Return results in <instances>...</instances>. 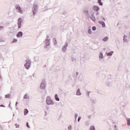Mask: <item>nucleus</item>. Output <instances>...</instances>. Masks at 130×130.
Listing matches in <instances>:
<instances>
[{
  "label": "nucleus",
  "mask_w": 130,
  "mask_h": 130,
  "mask_svg": "<svg viewBox=\"0 0 130 130\" xmlns=\"http://www.w3.org/2000/svg\"><path fill=\"white\" fill-rule=\"evenodd\" d=\"M76 118H77V116H76Z\"/></svg>",
  "instance_id": "33"
},
{
  "label": "nucleus",
  "mask_w": 130,
  "mask_h": 130,
  "mask_svg": "<svg viewBox=\"0 0 130 130\" xmlns=\"http://www.w3.org/2000/svg\"><path fill=\"white\" fill-rule=\"evenodd\" d=\"M36 9H37V5L34 6V8L32 10V13H33V15L35 16V15H36Z\"/></svg>",
  "instance_id": "5"
},
{
  "label": "nucleus",
  "mask_w": 130,
  "mask_h": 130,
  "mask_svg": "<svg viewBox=\"0 0 130 130\" xmlns=\"http://www.w3.org/2000/svg\"><path fill=\"white\" fill-rule=\"evenodd\" d=\"M17 104H18V103H17V102H16V105H17Z\"/></svg>",
  "instance_id": "31"
},
{
  "label": "nucleus",
  "mask_w": 130,
  "mask_h": 130,
  "mask_svg": "<svg viewBox=\"0 0 130 130\" xmlns=\"http://www.w3.org/2000/svg\"><path fill=\"white\" fill-rule=\"evenodd\" d=\"M1 106V107H4L3 105H1V106Z\"/></svg>",
  "instance_id": "32"
},
{
  "label": "nucleus",
  "mask_w": 130,
  "mask_h": 130,
  "mask_svg": "<svg viewBox=\"0 0 130 130\" xmlns=\"http://www.w3.org/2000/svg\"><path fill=\"white\" fill-rule=\"evenodd\" d=\"M88 34H91V29H89L88 30Z\"/></svg>",
  "instance_id": "22"
},
{
  "label": "nucleus",
  "mask_w": 130,
  "mask_h": 130,
  "mask_svg": "<svg viewBox=\"0 0 130 130\" xmlns=\"http://www.w3.org/2000/svg\"><path fill=\"white\" fill-rule=\"evenodd\" d=\"M46 43H47V45H49V41L47 40H46Z\"/></svg>",
  "instance_id": "25"
},
{
  "label": "nucleus",
  "mask_w": 130,
  "mask_h": 130,
  "mask_svg": "<svg viewBox=\"0 0 130 130\" xmlns=\"http://www.w3.org/2000/svg\"><path fill=\"white\" fill-rule=\"evenodd\" d=\"M26 63L24 64V67L27 69V70H28L29 68H30V64H31V60H30L29 59H27L26 60Z\"/></svg>",
  "instance_id": "1"
},
{
  "label": "nucleus",
  "mask_w": 130,
  "mask_h": 130,
  "mask_svg": "<svg viewBox=\"0 0 130 130\" xmlns=\"http://www.w3.org/2000/svg\"><path fill=\"white\" fill-rule=\"evenodd\" d=\"M22 36H23V32L19 31V32H18L17 35V37H22Z\"/></svg>",
  "instance_id": "7"
},
{
  "label": "nucleus",
  "mask_w": 130,
  "mask_h": 130,
  "mask_svg": "<svg viewBox=\"0 0 130 130\" xmlns=\"http://www.w3.org/2000/svg\"><path fill=\"white\" fill-rule=\"evenodd\" d=\"M102 0H98V3L99 4L100 6H103V4L101 2Z\"/></svg>",
  "instance_id": "11"
},
{
  "label": "nucleus",
  "mask_w": 130,
  "mask_h": 130,
  "mask_svg": "<svg viewBox=\"0 0 130 130\" xmlns=\"http://www.w3.org/2000/svg\"><path fill=\"white\" fill-rule=\"evenodd\" d=\"M99 57L100 58H103V54H102V53H101L100 55H99Z\"/></svg>",
  "instance_id": "16"
},
{
  "label": "nucleus",
  "mask_w": 130,
  "mask_h": 130,
  "mask_svg": "<svg viewBox=\"0 0 130 130\" xmlns=\"http://www.w3.org/2000/svg\"><path fill=\"white\" fill-rule=\"evenodd\" d=\"M24 99H29V95H28V94H25L24 96Z\"/></svg>",
  "instance_id": "12"
},
{
  "label": "nucleus",
  "mask_w": 130,
  "mask_h": 130,
  "mask_svg": "<svg viewBox=\"0 0 130 130\" xmlns=\"http://www.w3.org/2000/svg\"><path fill=\"white\" fill-rule=\"evenodd\" d=\"M100 23L102 25L103 27H105V23H104V22L101 21Z\"/></svg>",
  "instance_id": "13"
},
{
  "label": "nucleus",
  "mask_w": 130,
  "mask_h": 130,
  "mask_svg": "<svg viewBox=\"0 0 130 130\" xmlns=\"http://www.w3.org/2000/svg\"><path fill=\"white\" fill-rule=\"evenodd\" d=\"M22 22V19L19 18L18 20V28H21Z\"/></svg>",
  "instance_id": "4"
},
{
  "label": "nucleus",
  "mask_w": 130,
  "mask_h": 130,
  "mask_svg": "<svg viewBox=\"0 0 130 130\" xmlns=\"http://www.w3.org/2000/svg\"><path fill=\"white\" fill-rule=\"evenodd\" d=\"M77 95H81V92H80V89H78L77 92Z\"/></svg>",
  "instance_id": "19"
},
{
  "label": "nucleus",
  "mask_w": 130,
  "mask_h": 130,
  "mask_svg": "<svg viewBox=\"0 0 130 130\" xmlns=\"http://www.w3.org/2000/svg\"><path fill=\"white\" fill-rule=\"evenodd\" d=\"M40 87L41 88V89H45V83L42 82L41 84Z\"/></svg>",
  "instance_id": "8"
},
{
  "label": "nucleus",
  "mask_w": 130,
  "mask_h": 130,
  "mask_svg": "<svg viewBox=\"0 0 130 130\" xmlns=\"http://www.w3.org/2000/svg\"><path fill=\"white\" fill-rule=\"evenodd\" d=\"M93 10H94V11H95L96 12H98V11L100 10V8H99V7L98 6H94L93 7Z\"/></svg>",
  "instance_id": "6"
},
{
  "label": "nucleus",
  "mask_w": 130,
  "mask_h": 130,
  "mask_svg": "<svg viewBox=\"0 0 130 130\" xmlns=\"http://www.w3.org/2000/svg\"><path fill=\"white\" fill-rule=\"evenodd\" d=\"M92 30H93V31H95V30H96V26H93V27H92Z\"/></svg>",
  "instance_id": "24"
},
{
  "label": "nucleus",
  "mask_w": 130,
  "mask_h": 130,
  "mask_svg": "<svg viewBox=\"0 0 130 130\" xmlns=\"http://www.w3.org/2000/svg\"><path fill=\"white\" fill-rule=\"evenodd\" d=\"M16 9L18 10V12L20 13V14L23 13V11H22V9H21V7L18 5L16 6Z\"/></svg>",
  "instance_id": "3"
},
{
  "label": "nucleus",
  "mask_w": 130,
  "mask_h": 130,
  "mask_svg": "<svg viewBox=\"0 0 130 130\" xmlns=\"http://www.w3.org/2000/svg\"><path fill=\"white\" fill-rule=\"evenodd\" d=\"M90 130H95V127L93 126H90Z\"/></svg>",
  "instance_id": "21"
},
{
  "label": "nucleus",
  "mask_w": 130,
  "mask_h": 130,
  "mask_svg": "<svg viewBox=\"0 0 130 130\" xmlns=\"http://www.w3.org/2000/svg\"><path fill=\"white\" fill-rule=\"evenodd\" d=\"M108 40V37H106L104 39H103V41H107Z\"/></svg>",
  "instance_id": "18"
},
{
  "label": "nucleus",
  "mask_w": 130,
  "mask_h": 130,
  "mask_svg": "<svg viewBox=\"0 0 130 130\" xmlns=\"http://www.w3.org/2000/svg\"><path fill=\"white\" fill-rule=\"evenodd\" d=\"M76 118H77V116H76Z\"/></svg>",
  "instance_id": "34"
},
{
  "label": "nucleus",
  "mask_w": 130,
  "mask_h": 130,
  "mask_svg": "<svg viewBox=\"0 0 130 130\" xmlns=\"http://www.w3.org/2000/svg\"><path fill=\"white\" fill-rule=\"evenodd\" d=\"M55 99H56V101H59V99L58 98V96H57V94H55Z\"/></svg>",
  "instance_id": "10"
},
{
  "label": "nucleus",
  "mask_w": 130,
  "mask_h": 130,
  "mask_svg": "<svg viewBox=\"0 0 130 130\" xmlns=\"http://www.w3.org/2000/svg\"><path fill=\"white\" fill-rule=\"evenodd\" d=\"M28 110H27L26 109H24V115H26L27 114H28Z\"/></svg>",
  "instance_id": "9"
},
{
  "label": "nucleus",
  "mask_w": 130,
  "mask_h": 130,
  "mask_svg": "<svg viewBox=\"0 0 130 130\" xmlns=\"http://www.w3.org/2000/svg\"><path fill=\"white\" fill-rule=\"evenodd\" d=\"M15 126H16V128L19 127V125H18V124H15Z\"/></svg>",
  "instance_id": "29"
},
{
  "label": "nucleus",
  "mask_w": 130,
  "mask_h": 130,
  "mask_svg": "<svg viewBox=\"0 0 130 130\" xmlns=\"http://www.w3.org/2000/svg\"><path fill=\"white\" fill-rule=\"evenodd\" d=\"M26 126L27 127H28V128H30V126H29V124L28 123V122L26 123Z\"/></svg>",
  "instance_id": "26"
},
{
  "label": "nucleus",
  "mask_w": 130,
  "mask_h": 130,
  "mask_svg": "<svg viewBox=\"0 0 130 130\" xmlns=\"http://www.w3.org/2000/svg\"><path fill=\"white\" fill-rule=\"evenodd\" d=\"M17 39H14L13 40V41L12 42V43H15V42H17Z\"/></svg>",
  "instance_id": "23"
},
{
  "label": "nucleus",
  "mask_w": 130,
  "mask_h": 130,
  "mask_svg": "<svg viewBox=\"0 0 130 130\" xmlns=\"http://www.w3.org/2000/svg\"><path fill=\"white\" fill-rule=\"evenodd\" d=\"M46 102L48 105H52L54 104V103H53V102L50 98H48L47 99Z\"/></svg>",
  "instance_id": "2"
},
{
  "label": "nucleus",
  "mask_w": 130,
  "mask_h": 130,
  "mask_svg": "<svg viewBox=\"0 0 130 130\" xmlns=\"http://www.w3.org/2000/svg\"><path fill=\"white\" fill-rule=\"evenodd\" d=\"M3 28H4V27L0 26V30H2V29H3Z\"/></svg>",
  "instance_id": "30"
},
{
  "label": "nucleus",
  "mask_w": 130,
  "mask_h": 130,
  "mask_svg": "<svg viewBox=\"0 0 130 130\" xmlns=\"http://www.w3.org/2000/svg\"><path fill=\"white\" fill-rule=\"evenodd\" d=\"M91 20H92V21H95V18L94 17H92Z\"/></svg>",
  "instance_id": "28"
},
{
  "label": "nucleus",
  "mask_w": 130,
  "mask_h": 130,
  "mask_svg": "<svg viewBox=\"0 0 130 130\" xmlns=\"http://www.w3.org/2000/svg\"><path fill=\"white\" fill-rule=\"evenodd\" d=\"M127 122L128 125H130V119L129 118L127 119Z\"/></svg>",
  "instance_id": "15"
},
{
  "label": "nucleus",
  "mask_w": 130,
  "mask_h": 130,
  "mask_svg": "<svg viewBox=\"0 0 130 130\" xmlns=\"http://www.w3.org/2000/svg\"><path fill=\"white\" fill-rule=\"evenodd\" d=\"M53 41L54 42V44H55V45L56 44L57 42H56V39L55 38H54L53 39Z\"/></svg>",
  "instance_id": "17"
},
{
  "label": "nucleus",
  "mask_w": 130,
  "mask_h": 130,
  "mask_svg": "<svg viewBox=\"0 0 130 130\" xmlns=\"http://www.w3.org/2000/svg\"><path fill=\"white\" fill-rule=\"evenodd\" d=\"M5 98H11V94H8L5 95Z\"/></svg>",
  "instance_id": "14"
},
{
  "label": "nucleus",
  "mask_w": 130,
  "mask_h": 130,
  "mask_svg": "<svg viewBox=\"0 0 130 130\" xmlns=\"http://www.w3.org/2000/svg\"><path fill=\"white\" fill-rule=\"evenodd\" d=\"M107 54L108 56H111V55H112V53H111H111H107Z\"/></svg>",
  "instance_id": "20"
},
{
  "label": "nucleus",
  "mask_w": 130,
  "mask_h": 130,
  "mask_svg": "<svg viewBox=\"0 0 130 130\" xmlns=\"http://www.w3.org/2000/svg\"><path fill=\"white\" fill-rule=\"evenodd\" d=\"M80 120H81V117H78V122H80Z\"/></svg>",
  "instance_id": "27"
}]
</instances>
